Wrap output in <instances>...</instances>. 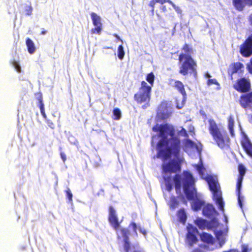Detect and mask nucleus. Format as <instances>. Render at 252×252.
<instances>
[{"instance_id":"c9c22d12","label":"nucleus","mask_w":252,"mask_h":252,"mask_svg":"<svg viewBox=\"0 0 252 252\" xmlns=\"http://www.w3.org/2000/svg\"><path fill=\"white\" fill-rule=\"evenodd\" d=\"M242 67H243V65L242 63H237L234 64V67H235V71H237V70L239 69H241Z\"/></svg>"},{"instance_id":"aec40b11","label":"nucleus","mask_w":252,"mask_h":252,"mask_svg":"<svg viewBox=\"0 0 252 252\" xmlns=\"http://www.w3.org/2000/svg\"><path fill=\"white\" fill-rule=\"evenodd\" d=\"M233 3L237 9L241 10L245 5H252V0H233Z\"/></svg>"},{"instance_id":"a211bd4d","label":"nucleus","mask_w":252,"mask_h":252,"mask_svg":"<svg viewBox=\"0 0 252 252\" xmlns=\"http://www.w3.org/2000/svg\"><path fill=\"white\" fill-rule=\"evenodd\" d=\"M242 145L247 154L252 158V144L246 135L243 137Z\"/></svg>"},{"instance_id":"f8f14e48","label":"nucleus","mask_w":252,"mask_h":252,"mask_svg":"<svg viewBox=\"0 0 252 252\" xmlns=\"http://www.w3.org/2000/svg\"><path fill=\"white\" fill-rule=\"evenodd\" d=\"M91 17L94 28L92 29L93 33H97L99 34L102 30L101 18L100 16L94 12H92Z\"/></svg>"},{"instance_id":"9b49d317","label":"nucleus","mask_w":252,"mask_h":252,"mask_svg":"<svg viewBox=\"0 0 252 252\" xmlns=\"http://www.w3.org/2000/svg\"><path fill=\"white\" fill-rule=\"evenodd\" d=\"M238 170L239 172V176L238 179L237 188L238 191V200L240 207L242 208V201L244 200V197L240 195V189L241 188L242 182L243 179V177L245 174L246 169L243 164H239L238 166Z\"/></svg>"},{"instance_id":"3c124183","label":"nucleus","mask_w":252,"mask_h":252,"mask_svg":"<svg viewBox=\"0 0 252 252\" xmlns=\"http://www.w3.org/2000/svg\"><path fill=\"white\" fill-rule=\"evenodd\" d=\"M46 32H47L46 31L42 30L41 32V34H46Z\"/></svg>"},{"instance_id":"423d86ee","label":"nucleus","mask_w":252,"mask_h":252,"mask_svg":"<svg viewBox=\"0 0 252 252\" xmlns=\"http://www.w3.org/2000/svg\"><path fill=\"white\" fill-rule=\"evenodd\" d=\"M179 61L181 63L179 72L181 74L186 75L189 73L194 72L196 63L189 55L181 54Z\"/></svg>"},{"instance_id":"dca6fc26","label":"nucleus","mask_w":252,"mask_h":252,"mask_svg":"<svg viewBox=\"0 0 252 252\" xmlns=\"http://www.w3.org/2000/svg\"><path fill=\"white\" fill-rule=\"evenodd\" d=\"M200 238L202 242L206 243L207 244L211 247V248H209V247L207 248V246H205V248L210 251H212L214 249L213 245L214 240L212 235L207 233H203L200 235Z\"/></svg>"},{"instance_id":"f03ea898","label":"nucleus","mask_w":252,"mask_h":252,"mask_svg":"<svg viewBox=\"0 0 252 252\" xmlns=\"http://www.w3.org/2000/svg\"><path fill=\"white\" fill-rule=\"evenodd\" d=\"M194 168L198 172L200 177L205 180L208 183L210 190L213 194V198L215 201L219 209L224 211V202L223 201L220 186L216 176L209 175L207 173L206 169L203 166L199 164L194 165Z\"/></svg>"},{"instance_id":"09e8293b","label":"nucleus","mask_w":252,"mask_h":252,"mask_svg":"<svg viewBox=\"0 0 252 252\" xmlns=\"http://www.w3.org/2000/svg\"><path fill=\"white\" fill-rule=\"evenodd\" d=\"M250 21L251 25H252V13L250 16Z\"/></svg>"},{"instance_id":"de8ad7c7","label":"nucleus","mask_w":252,"mask_h":252,"mask_svg":"<svg viewBox=\"0 0 252 252\" xmlns=\"http://www.w3.org/2000/svg\"><path fill=\"white\" fill-rule=\"evenodd\" d=\"M48 126L52 128H54V124L52 123H49Z\"/></svg>"},{"instance_id":"37998d69","label":"nucleus","mask_w":252,"mask_h":252,"mask_svg":"<svg viewBox=\"0 0 252 252\" xmlns=\"http://www.w3.org/2000/svg\"><path fill=\"white\" fill-rule=\"evenodd\" d=\"M61 158H62V159L63 160V161H64L66 159V157H65V154H64L63 153H61Z\"/></svg>"},{"instance_id":"0eeeda50","label":"nucleus","mask_w":252,"mask_h":252,"mask_svg":"<svg viewBox=\"0 0 252 252\" xmlns=\"http://www.w3.org/2000/svg\"><path fill=\"white\" fill-rule=\"evenodd\" d=\"M208 122L209 124V130L214 140L216 142L219 147L220 148H224L226 145V139L224 138L216 122L213 120L210 119Z\"/></svg>"},{"instance_id":"c756f323","label":"nucleus","mask_w":252,"mask_h":252,"mask_svg":"<svg viewBox=\"0 0 252 252\" xmlns=\"http://www.w3.org/2000/svg\"><path fill=\"white\" fill-rule=\"evenodd\" d=\"M113 119L114 120H119L121 117V112L118 108H115L113 110Z\"/></svg>"},{"instance_id":"4c0bfd02","label":"nucleus","mask_w":252,"mask_h":252,"mask_svg":"<svg viewBox=\"0 0 252 252\" xmlns=\"http://www.w3.org/2000/svg\"><path fill=\"white\" fill-rule=\"evenodd\" d=\"M172 6L173 7L175 11L179 14H181L182 10L179 6H176L175 4H172Z\"/></svg>"},{"instance_id":"473e14b6","label":"nucleus","mask_w":252,"mask_h":252,"mask_svg":"<svg viewBox=\"0 0 252 252\" xmlns=\"http://www.w3.org/2000/svg\"><path fill=\"white\" fill-rule=\"evenodd\" d=\"M178 134L181 136H187V133L186 130L182 127L179 128V129L177 130Z\"/></svg>"},{"instance_id":"cd10ccee","label":"nucleus","mask_w":252,"mask_h":252,"mask_svg":"<svg viewBox=\"0 0 252 252\" xmlns=\"http://www.w3.org/2000/svg\"><path fill=\"white\" fill-rule=\"evenodd\" d=\"M163 2H164V0H152L150 1V2L149 3V5L152 7L151 11H152L153 15L154 14V7H155V5L156 4V3H159L161 4H163Z\"/></svg>"},{"instance_id":"412c9836","label":"nucleus","mask_w":252,"mask_h":252,"mask_svg":"<svg viewBox=\"0 0 252 252\" xmlns=\"http://www.w3.org/2000/svg\"><path fill=\"white\" fill-rule=\"evenodd\" d=\"M128 227L130 229H131L133 231V232L135 233V234L136 236H137V229H138L139 230V232L141 233H142L144 235V236L146 238V235H147L146 230L144 228H142L140 226L138 227L135 223H134V222L131 223L129 224Z\"/></svg>"},{"instance_id":"7c9ffc66","label":"nucleus","mask_w":252,"mask_h":252,"mask_svg":"<svg viewBox=\"0 0 252 252\" xmlns=\"http://www.w3.org/2000/svg\"><path fill=\"white\" fill-rule=\"evenodd\" d=\"M183 50L185 53H182L181 54L189 55V56H190V54L192 52V49L189 48V46L187 44L184 46Z\"/></svg>"},{"instance_id":"ea45409f","label":"nucleus","mask_w":252,"mask_h":252,"mask_svg":"<svg viewBox=\"0 0 252 252\" xmlns=\"http://www.w3.org/2000/svg\"><path fill=\"white\" fill-rule=\"evenodd\" d=\"M193 131H194V127L192 126H189V134L191 135H193V134H194Z\"/></svg>"},{"instance_id":"72a5a7b5","label":"nucleus","mask_w":252,"mask_h":252,"mask_svg":"<svg viewBox=\"0 0 252 252\" xmlns=\"http://www.w3.org/2000/svg\"><path fill=\"white\" fill-rule=\"evenodd\" d=\"M207 84L208 85H211L212 84H216L218 86L220 85L217 80L215 79H209L208 80Z\"/></svg>"},{"instance_id":"49530a36","label":"nucleus","mask_w":252,"mask_h":252,"mask_svg":"<svg viewBox=\"0 0 252 252\" xmlns=\"http://www.w3.org/2000/svg\"><path fill=\"white\" fill-rule=\"evenodd\" d=\"M114 35L119 40H121L123 42V40L120 38V36L117 34H114Z\"/></svg>"},{"instance_id":"4468645a","label":"nucleus","mask_w":252,"mask_h":252,"mask_svg":"<svg viewBox=\"0 0 252 252\" xmlns=\"http://www.w3.org/2000/svg\"><path fill=\"white\" fill-rule=\"evenodd\" d=\"M234 88L238 91L241 92H247L250 88V82L249 80L245 78L239 80Z\"/></svg>"},{"instance_id":"79ce46f5","label":"nucleus","mask_w":252,"mask_h":252,"mask_svg":"<svg viewBox=\"0 0 252 252\" xmlns=\"http://www.w3.org/2000/svg\"><path fill=\"white\" fill-rule=\"evenodd\" d=\"M40 112L42 114V115L43 116V117L44 118H46V115L45 114V110L44 109H42V110H40Z\"/></svg>"},{"instance_id":"a19ab883","label":"nucleus","mask_w":252,"mask_h":252,"mask_svg":"<svg viewBox=\"0 0 252 252\" xmlns=\"http://www.w3.org/2000/svg\"><path fill=\"white\" fill-rule=\"evenodd\" d=\"M39 107H40V110H42V109H44V104L43 103L42 100L40 101V106H39Z\"/></svg>"},{"instance_id":"ddd939ff","label":"nucleus","mask_w":252,"mask_h":252,"mask_svg":"<svg viewBox=\"0 0 252 252\" xmlns=\"http://www.w3.org/2000/svg\"><path fill=\"white\" fill-rule=\"evenodd\" d=\"M240 52L245 57H249L252 54V36L249 37L241 45Z\"/></svg>"},{"instance_id":"6e6552de","label":"nucleus","mask_w":252,"mask_h":252,"mask_svg":"<svg viewBox=\"0 0 252 252\" xmlns=\"http://www.w3.org/2000/svg\"><path fill=\"white\" fill-rule=\"evenodd\" d=\"M183 149L192 158L200 157L201 151V144L195 143L187 139L183 141Z\"/></svg>"},{"instance_id":"58836bf2","label":"nucleus","mask_w":252,"mask_h":252,"mask_svg":"<svg viewBox=\"0 0 252 252\" xmlns=\"http://www.w3.org/2000/svg\"><path fill=\"white\" fill-rule=\"evenodd\" d=\"M26 11L27 12V14L28 15H30L32 12V8L31 6H27Z\"/></svg>"},{"instance_id":"f3484780","label":"nucleus","mask_w":252,"mask_h":252,"mask_svg":"<svg viewBox=\"0 0 252 252\" xmlns=\"http://www.w3.org/2000/svg\"><path fill=\"white\" fill-rule=\"evenodd\" d=\"M240 104L244 108L252 104V92L246 94L241 97Z\"/></svg>"},{"instance_id":"a18cd8bd","label":"nucleus","mask_w":252,"mask_h":252,"mask_svg":"<svg viewBox=\"0 0 252 252\" xmlns=\"http://www.w3.org/2000/svg\"><path fill=\"white\" fill-rule=\"evenodd\" d=\"M160 9L163 11H165L166 10V6H164V5H161V7H160Z\"/></svg>"},{"instance_id":"603ef678","label":"nucleus","mask_w":252,"mask_h":252,"mask_svg":"<svg viewBox=\"0 0 252 252\" xmlns=\"http://www.w3.org/2000/svg\"><path fill=\"white\" fill-rule=\"evenodd\" d=\"M224 218H225V222L227 223V221H228L227 218L225 215H224Z\"/></svg>"},{"instance_id":"8fccbe9b","label":"nucleus","mask_w":252,"mask_h":252,"mask_svg":"<svg viewBox=\"0 0 252 252\" xmlns=\"http://www.w3.org/2000/svg\"><path fill=\"white\" fill-rule=\"evenodd\" d=\"M205 76L206 78H210L211 77V75L208 73H207L206 74H205Z\"/></svg>"},{"instance_id":"c85d7f7f","label":"nucleus","mask_w":252,"mask_h":252,"mask_svg":"<svg viewBox=\"0 0 252 252\" xmlns=\"http://www.w3.org/2000/svg\"><path fill=\"white\" fill-rule=\"evenodd\" d=\"M118 58L120 60H123L124 56H125V51L124 50L123 46L121 45L118 47Z\"/></svg>"},{"instance_id":"6ab92c4d","label":"nucleus","mask_w":252,"mask_h":252,"mask_svg":"<svg viewBox=\"0 0 252 252\" xmlns=\"http://www.w3.org/2000/svg\"><path fill=\"white\" fill-rule=\"evenodd\" d=\"M195 223L198 227L201 229H209L211 227L216 228V227H213V224L211 222L210 224H209L208 222L206 220L198 218L195 220Z\"/></svg>"},{"instance_id":"4be33fe9","label":"nucleus","mask_w":252,"mask_h":252,"mask_svg":"<svg viewBox=\"0 0 252 252\" xmlns=\"http://www.w3.org/2000/svg\"><path fill=\"white\" fill-rule=\"evenodd\" d=\"M187 240L189 245L192 247L194 244H195L197 242V239L194 234L191 233V230L189 227V233L187 235Z\"/></svg>"},{"instance_id":"bb28decb","label":"nucleus","mask_w":252,"mask_h":252,"mask_svg":"<svg viewBox=\"0 0 252 252\" xmlns=\"http://www.w3.org/2000/svg\"><path fill=\"white\" fill-rule=\"evenodd\" d=\"M178 217L180 220V221L184 223L186 220V215L184 210H180L179 211Z\"/></svg>"},{"instance_id":"e433bc0d","label":"nucleus","mask_w":252,"mask_h":252,"mask_svg":"<svg viewBox=\"0 0 252 252\" xmlns=\"http://www.w3.org/2000/svg\"><path fill=\"white\" fill-rule=\"evenodd\" d=\"M66 194H67V196L68 199L70 201H71L72 197V194L70 190L68 188L66 190Z\"/></svg>"},{"instance_id":"864d4df0","label":"nucleus","mask_w":252,"mask_h":252,"mask_svg":"<svg viewBox=\"0 0 252 252\" xmlns=\"http://www.w3.org/2000/svg\"><path fill=\"white\" fill-rule=\"evenodd\" d=\"M249 69L250 72L252 73V68L249 67Z\"/></svg>"},{"instance_id":"5701e85b","label":"nucleus","mask_w":252,"mask_h":252,"mask_svg":"<svg viewBox=\"0 0 252 252\" xmlns=\"http://www.w3.org/2000/svg\"><path fill=\"white\" fill-rule=\"evenodd\" d=\"M204 204L205 203L204 201L199 199H196L192 201L191 207L193 210L194 211H197L200 209L202 206H204Z\"/></svg>"},{"instance_id":"7ed1b4c3","label":"nucleus","mask_w":252,"mask_h":252,"mask_svg":"<svg viewBox=\"0 0 252 252\" xmlns=\"http://www.w3.org/2000/svg\"><path fill=\"white\" fill-rule=\"evenodd\" d=\"M174 182L177 190L180 189L181 186L187 198L193 199L196 195V191L194 187V181L192 176L188 172H184L182 176L176 175L174 178Z\"/></svg>"},{"instance_id":"393cba45","label":"nucleus","mask_w":252,"mask_h":252,"mask_svg":"<svg viewBox=\"0 0 252 252\" xmlns=\"http://www.w3.org/2000/svg\"><path fill=\"white\" fill-rule=\"evenodd\" d=\"M228 126L230 134L233 136L234 135V132L233 130V126L234 124V118L232 116H229L228 120Z\"/></svg>"},{"instance_id":"39448f33","label":"nucleus","mask_w":252,"mask_h":252,"mask_svg":"<svg viewBox=\"0 0 252 252\" xmlns=\"http://www.w3.org/2000/svg\"><path fill=\"white\" fill-rule=\"evenodd\" d=\"M151 90V86H149L145 81H143L138 92L134 95L135 99L138 103H146V105L143 106V108H146L148 106V103L150 99Z\"/></svg>"},{"instance_id":"c03bdc74","label":"nucleus","mask_w":252,"mask_h":252,"mask_svg":"<svg viewBox=\"0 0 252 252\" xmlns=\"http://www.w3.org/2000/svg\"><path fill=\"white\" fill-rule=\"evenodd\" d=\"M192 252H204L203 251L200 250V249H196L192 251Z\"/></svg>"},{"instance_id":"20e7f679","label":"nucleus","mask_w":252,"mask_h":252,"mask_svg":"<svg viewBox=\"0 0 252 252\" xmlns=\"http://www.w3.org/2000/svg\"><path fill=\"white\" fill-rule=\"evenodd\" d=\"M108 220L111 226L116 231L118 238L123 239L124 241V249L126 252H128L130 249V243L128 239L129 231L120 226L121 222H119L118 216L116 210L110 206L109 208Z\"/></svg>"},{"instance_id":"1a4fd4ad","label":"nucleus","mask_w":252,"mask_h":252,"mask_svg":"<svg viewBox=\"0 0 252 252\" xmlns=\"http://www.w3.org/2000/svg\"><path fill=\"white\" fill-rule=\"evenodd\" d=\"M173 109L170 103L163 102L158 107L157 117L163 120L168 119L171 116Z\"/></svg>"},{"instance_id":"a878e982","label":"nucleus","mask_w":252,"mask_h":252,"mask_svg":"<svg viewBox=\"0 0 252 252\" xmlns=\"http://www.w3.org/2000/svg\"><path fill=\"white\" fill-rule=\"evenodd\" d=\"M146 80L149 82L150 85L149 86H151V88L153 86L154 80H155V75L153 72H151L147 74L146 76Z\"/></svg>"},{"instance_id":"b1692460","label":"nucleus","mask_w":252,"mask_h":252,"mask_svg":"<svg viewBox=\"0 0 252 252\" xmlns=\"http://www.w3.org/2000/svg\"><path fill=\"white\" fill-rule=\"evenodd\" d=\"M26 45L28 48V52L30 54H32L35 51V47L33 42L29 38L26 40Z\"/></svg>"},{"instance_id":"f704fd0d","label":"nucleus","mask_w":252,"mask_h":252,"mask_svg":"<svg viewBox=\"0 0 252 252\" xmlns=\"http://www.w3.org/2000/svg\"><path fill=\"white\" fill-rule=\"evenodd\" d=\"M189 227L190 229L191 230V233L194 234L195 235V233L197 232V229L191 225H189V226L187 227L188 231Z\"/></svg>"},{"instance_id":"2eb2a0df","label":"nucleus","mask_w":252,"mask_h":252,"mask_svg":"<svg viewBox=\"0 0 252 252\" xmlns=\"http://www.w3.org/2000/svg\"><path fill=\"white\" fill-rule=\"evenodd\" d=\"M173 85L177 88L179 92L182 94L183 95V100L181 104H179L178 102H177V107L178 109H181L183 107V105L185 101V96L186 95L185 90L184 88L183 83L179 81H174V84Z\"/></svg>"},{"instance_id":"9d476101","label":"nucleus","mask_w":252,"mask_h":252,"mask_svg":"<svg viewBox=\"0 0 252 252\" xmlns=\"http://www.w3.org/2000/svg\"><path fill=\"white\" fill-rule=\"evenodd\" d=\"M203 215L208 218H212L211 223L213 224V227H217L219 223L218 220L215 218L218 215V212L214 207V206L210 204L205 205L203 208Z\"/></svg>"},{"instance_id":"2f4dec72","label":"nucleus","mask_w":252,"mask_h":252,"mask_svg":"<svg viewBox=\"0 0 252 252\" xmlns=\"http://www.w3.org/2000/svg\"><path fill=\"white\" fill-rule=\"evenodd\" d=\"M12 65L17 72H20L21 71V66L19 63H18L16 61H13L12 62Z\"/></svg>"},{"instance_id":"f257e3e1","label":"nucleus","mask_w":252,"mask_h":252,"mask_svg":"<svg viewBox=\"0 0 252 252\" xmlns=\"http://www.w3.org/2000/svg\"><path fill=\"white\" fill-rule=\"evenodd\" d=\"M153 130L157 132V135L153 136L152 144H153L156 142L157 140L159 139L157 146L158 158L165 160L173 157L171 161L168 163L164 162L162 165L163 176L165 181L166 189L170 191L172 187L170 183L171 178L168 174L179 171L180 164L184 160L180 153V141L175 136L174 128L172 125H157L153 127Z\"/></svg>"}]
</instances>
